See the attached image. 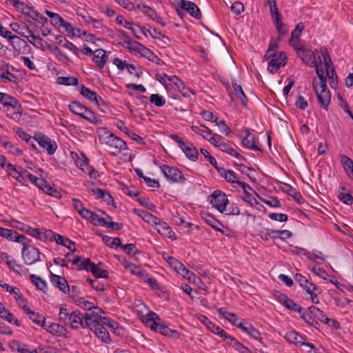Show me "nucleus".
<instances>
[{
	"mask_svg": "<svg viewBox=\"0 0 353 353\" xmlns=\"http://www.w3.org/2000/svg\"><path fill=\"white\" fill-rule=\"evenodd\" d=\"M214 122L220 128L221 132L225 133L226 135L230 133L231 131L224 120H219L218 117H215Z\"/></svg>",
	"mask_w": 353,
	"mask_h": 353,
	"instance_id": "58",
	"label": "nucleus"
},
{
	"mask_svg": "<svg viewBox=\"0 0 353 353\" xmlns=\"http://www.w3.org/2000/svg\"><path fill=\"white\" fill-rule=\"evenodd\" d=\"M81 118L90 121L92 123L98 124L101 123V120L98 119L95 114L90 109L85 108Z\"/></svg>",
	"mask_w": 353,
	"mask_h": 353,
	"instance_id": "41",
	"label": "nucleus"
},
{
	"mask_svg": "<svg viewBox=\"0 0 353 353\" xmlns=\"http://www.w3.org/2000/svg\"><path fill=\"white\" fill-rule=\"evenodd\" d=\"M140 54L152 62L160 64V59L146 47L144 48Z\"/></svg>",
	"mask_w": 353,
	"mask_h": 353,
	"instance_id": "48",
	"label": "nucleus"
},
{
	"mask_svg": "<svg viewBox=\"0 0 353 353\" xmlns=\"http://www.w3.org/2000/svg\"><path fill=\"white\" fill-rule=\"evenodd\" d=\"M100 323L103 326L107 325L112 330H117L119 327V324L117 322L105 316H101Z\"/></svg>",
	"mask_w": 353,
	"mask_h": 353,
	"instance_id": "55",
	"label": "nucleus"
},
{
	"mask_svg": "<svg viewBox=\"0 0 353 353\" xmlns=\"http://www.w3.org/2000/svg\"><path fill=\"white\" fill-rule=\"evenodd\" d=\"M239 327L241 328L244 332L248 334L250 337L256 339L261 340V334L260 332L254 327L252 325L246 323V324H240L239 325Z\"/></svg>",
	"mask_w": 353,
	"mask_h": 353,
	"instance_id": "31",
	"label": "nucleus"
},
{
	"mask_svg": "<svg viewBox=\"0 0 353 353\" xmlns=\"http://www.w3.org/2000/svg\"><path fill=\"white\" fill-rule=\"evenodd\" d=\"M107 59L108 55L104 50L99 48L94 51L93 61L100 69L104 67Z\"/></svg>",
	"mask_w": 353,
	"mask_h": 353,
	"instance_id": "26",
	"label": "nucleus"
},
{
	"mask_svg": "<svg viewBox=\"0 0 353 353\" xmlns=\"http://www.w3.org/2000/svg\"><path fill=\"white\" fill-rule=\"evenodd\" d=\"M27 31L30 34V35H26L25 37L28 39V41L36 48L43 50L44 46L43 39L40 37L35 36L34 34H33L32 31L30 30H28V28Z\"/></svg>",
	"mask_w": 353,
	"mask_h": 353,
	"instance_id": "37",
	"label": "nucleus"
},
{
	"mask_svg": "<svg viewBox=\"0 0 353 353\" xmlns=\"http://www.w3.org/2000/svg\"><path fill=\"white\" fill-rule=\"evenodd\" d=\"M150 101L152 103H154L155 105L158 107H161L164 105L165 103V100L163 99V97L158 94H151L150 97Z\"/></svg>",
	"mask_w": 353,
	"mask_h": 353,
	"instance_id": "54",
	"label": "nucleus"
},
{
	"mask_svg": "<svg viewBox=\"0 0 353 353\" xmlns=\"http://www.w3.org/2000/svg\"><path fill=\"white\" fill-rule=\"evenodd\" d=\"M103 241L109 247H119L121 246V241L119 237L111 238L108 236H103Z\"/></svg>",
	"mask_w": 353,
	"mask_h": 353,
	"instance_id": "52",
	"label": "nucleus"
},
{
	"mask_svg": "<svg viewBox=\"0 0 353 353\" xmlns=\"http://www.w3.org/2000/svg\"><path fill=\"white\" fill-rule=\"evenodd\" d=\"M302 288L305 290L306 293L310 295L313 303L317 304L319 303L317 293H320V291L316 285L308 281L307 284H305Z\"/></svg>",
	"mask_w": 353,
	"mask_h": 353,
	"instance_id": "25",
	"label": "nucleus"
},
{
	"mask_svg": "<svg viewBox=\"0 0 353 353\" xmlns=\"http://www.w3.org/2000/svg\"><path fill=\"white\" fill-rule=\"evenodd\" d=\"M57 82L64 85H76L78 83V79L72 77H60L57 79Z\"/></svg>",
	"mask_w": 353,
	"mask_h": 353,
	"instance_id": "51",
	"label": "nucleus"
},
{
	"mask_svg": "<svg viewBox=\"0 0 353 353\" xmlns=\"http://www.w3.org/2000/svg\"><path fill=\"white\" fill-rule=\"evenodd\" d=\"M86 312L83 314L81 312L76 310L70 313V316L67 324H69L73 329L79 327L85 328L87 327L85 324Z\"/></svg>",
	"mask_w": 353,
	"mask_h": 353,
	"instance_id": "14",
	"label": "nucleus"
},
{
	"mask_svg": "<svg viewBox=\"0 0 353 353\" xmlns=\"http://www.w3.org/2000/svg\"><path fill=\"white\" fill-rule=\"evenodd\" d=\"M177 272L181 274L183 277L188 279V280H191L194 276V274L187 269L182 263H177V265L175 267Z\"/></svg>",
	"mask_w": 353,
	"mask_h": 353,
	"instance_id": "47",
	"label": "nucleus"
},
{
	"mask_svg": "<svg viewBox=\"0 0 353 353\" xmlns=\"http://www.w3.org/2000/svg\"><path fill=\"white\" fill-rule=\"evenodd\" d=\"M21 177H23V179L24 181V183H21L23 185L27 186L28 185V181H30L32 183L34 184L35 185L38 186V184L39 183V181L42 180V179H39L33 174H30L29 172H28L26 170H22V174Z\"/></svg>",
	"mask_w": 353,
	"mask_h": 353,
	"instance_id": "39",
	"label": "nucleus"
},
{
	"mask_svg": "<svg viewBox=\"0 0 353 353\" xmlns=\"http://www.w3.org/2000/svg\"><path fill=\"white\" fill-rule=\"evenodd\" d=\"M85 106L81 104L77 101H73L69 105L70 110L75 114L79 115L81 117L85 109Z\"/></svg>",
	"mask_w": 353,
	"mask_h": 353,
	"instance_id": "45",
	"label": "nucleus"
},
{
	"mask_svg": "<svg viewBox=\"0 0 353 353\" xmlns=\"http://www.w3.org/2000/svg\"><path fill=\"white\" fill-rule=\"evenodd\" d=\"M123 265L125 268H128L130 270L131 273L140 277L142 279L147 278L148 274L144 270H143L140 266H138L134 263L125 261L123 263Z\"/></svg>",
	"mask_w": 353,
	"mask_h": 353,
	"instance_id": "29",
	"label": "nucleus"
},
{
	"mask_svg": "<svg viewBox=\"0 0 353 353\" xmlns=\"http://www.w3.org/2000/svg\"><path fill=\"white\" fill-rule=\"evenodd\" d=\"M181 8L187 10L192 17L196 19H200L201 14L198 6L190 1L181 0Z\"/></svg>",
	"mask_w": 353,
	"mask_h": 353,
	"instance_id": "21",
	"label": "nucleus"
},
{
	"mask_svg": "<svg viewBox=\"0 0 353 353\" xmlns=\"http://www.w3.org/2000/svg\"><path fill=\"white\" fill-rule=\"evenodd\" d=\"M224 214L228 216H237L241 213V210L237 204L232 203L228 208L225 207Z\"/></svg>",
	"mask_w": 353,
	"mask_h": 353,
	"instance_id": "53",
	"label": "nucleus"
},
{
	"mask_svg": "<svg viewBox=\"0 0 353 353\" xmlns=\"http://www.w3.org/2000/svg\"><path fill=\"white\" fill-rule=\"evenodd\" d=\"M143 215V220L148 224L151 225L152 226H156L158 222H159V218L154 216L153 214L148 212H146V214H144Z\"/></svg>",
	"mask_w": 353,
	"mask_h": 353,
	"instance_id": "59",
	"label": "nucleus"
},
{
	"mask_svg": "<svg viewBox=\"0 0 353 353\" xmlns=\"http://www.w3.org/2000/svg\"><path fill=\"white\" fill-rule=\"evenodd\" d=\"M52 237H54V240L57 242V244L68 248L69 250H71L72 253L76 251L74 243L70 239L65 238L63 236L54 233V235H52Z\"/></svg>",
	"mask_w": 353,
	"mask_h": 353,
	"instance_id": "28",
	"label": "nucleus"
},
{
	"mask_svg": "<svg viewBox=\"0 0 353 353\" xmlns=\"http://www.w3.org/2000/svg\"><path fill=\"white\" fill-rule=\"evenodd\" d=\"M79 92L83 97L88 99L90 101L94 102L98 106L101 105V103H103V101L101 97H99V99L97 98V94L95 92L90 90L84 85L81 86Z\"/></svg>",
	"mask_w": 353,
	"mask_h": 353,
	"instance_id": "22",
	"label": "nucleus"
},
{
	"mask_svg": "<svg viewBox=\"0 0 353 353\" xmlns=\"http://www.w3.org/2000/svg\"><path fill=\"white\" fill-rule=\"evenodd\" d=\"M303 28L304 26L303 23H299L296 25L295 29L292 31L290 39L289 40V42L291 45H293V43L295 42V40L299 38Z\"/></svg>",
	"mask_w": 353,
	"mask_h": 353,
	"instance_id": "50",
	"label": "nucleus"
},
{
	"mask_svg": "<svg viewBox=\"0 0 353 353\" xmlns=\"http://www.w3.org/2000/svg\"><path fill=\"white\" fill-rule=\"evenodd\" d=\"M0 317L4 319L6 321L9 322L11 324H14L17 326H20V322L19 320L14 316V315L10 312L7 309L3 310V313L0 314Z\"/></svg>",
	"mask_w": 353,
	"mask_h": 353,
	"instance_id": "42",
	"label": "nucleus"
},
{
	"mask_svg": "<svg viewBox=\"0 0 353 353\" xmlns=\"http://www.w3.org/2000/svg\"><path fill=\"white\" fill-rule=\"evenodd\" d=\"M276 28L279 34L278 40H280L288 31L287 25L282 22H278L277 24H276Z\"/></svg>",
	"mask_w": 353,
	"mask_h": 353,
	"instance_id": "61",
	"label": "nucleus"
},
{
	"mask_svg": "<svg viewBox=\"0 0 353 353\" xmlns=\"http://www.w3.org/2000/svg\"><path fill=\"white\" fill-rule=\"evenodd\" d=\"M232 88L234 90L236 98L240 101L241 105H246L248 103V99L243 90L242 87L236 82H232Z\"/></svg>",
	"mask_w": 353,
	"mask_h": 353,
	"instance_id": "33",
	"label": "nucleus"
},
{
	"mask_svg": "<svg viewBox=\"0 0 353 353\" xmlns=\"http://www.w3.org/2000/svg\"><path fill=\"white\" fill-rule=\"evenodd\" d=\"M30 279L32 282L37 286L38 289L45 292L46 289L47 288V284L43 279L35 274H31Z\"/></svg>",
	"mask_w": 353,
	"mask_h": 353,
	"instance_id": "49",
	"label": "nucleus"
},
{
	"mask_svg": "<svg viewBox=\"0 0 353 353\" xmlns=\"http://www.w3.org/2000/svg\"><path fill=\"white\" fill-rule=\"evenodd\" d=\"M245 136L242 138L243 145L250 150H260L255 141V136L248 130H245Z\"/></svg>",
	"mask_w": 353,
	"mask_h": 353,
	"instance_id": "23",
	"label": "nucleus"
},
{
	"mask_svg": "<svg viewBox=\"0 0 353 353\" xmlns=\"http://www.w3.org/2000/svg\"><path fill=\"white\" fill-rule=\"evenodd\" d=\"M34 139L41 147L46 150L49 154H53L57 148L56 142L43 134H35Z\"/></svg>",
	"mask_w": 353,
	"mask_h": 353,
	"instance_id": "12",
	"label": "nucleus"
},
{
	"mask_svg": "<svg viewBox=\"0 0 353 353\" xmlns=\"http://www.w3.org/2000/svg\"><path fill=\"white\" fill-rule=\"evenodd\" d=\"M208 201L212 207L216 209L219 212L223 213L225 207L229 203L227 195L221 190H215L208 197Z\"/></svg>",
	"mask_w": 353,
	"mask_h": 353,
	"instance_id": "10",
	"label": "nucleus"
},
{
	"mask_svg": "<svg viewBox=\"0 0 353 353\" xmlns=\"http://www.w3.org/2000/svg\"><path fill=\"white\" fill-rule=\"evenodd\" d=\"M209 142L218 148L221 151L226 152L239 160H244V158L239 153L234 150L229 144L223 141V137L221 135L216 134V136L210 137Z\"/></svg>",
	"mask_w": 353,
	"mask_h": 353,
	"instance_id": "9",
	"label": "nucleus"
},
{
	"mask_svg": "<svg viewBox=\"0 0 353 353\" xmlns=\"http://www.w3.org/2000/svg\"><path fill=\"white\" fill-rule=\"evenodd\" d=\"M271 57L268 63V70L271 74H274L281 66L285 65L286 56L285 53L279 52L278 53L274 52Z\"/></svg>",
	"mask_w": 353,
	"mask_h": 353,
	"instance_id": "13",
	"label": "nucleus"
},
{
	"mask_svg": "<svg viewBox=\"0 0 353 353\" xmlns=\"http://www.w3.org/2000/svg\"><path fill=\"white\" fill-rule=\"evenodd\" d=\"M201 126L205 128V130H202L200 128V127L196 126V125H192L191 129L194 132H195L197 134L201 135L205 139L208 140L209 141L210 137H212L213 136H216V134H213L212 130H210L208 127H206L205 125H201Z\"/></svg>",
	"mask_w": 353,
	"mask_h": 353,
	"instance_id": "34",
	"label": "nucleus"
},
{
	"mask_svg": "<svg viewBox=\"0 0 353 353\" xmlns=\"http://www.w3.org/2000/svg\"><path fill=\"white\" fill-rule=\"evenodd\" d=\"M23 311L28 316L29 319L38 325L44 327L46 326L45 317L37 312L32 311L26 304L21 306Z\"/></svg>",
	"mask_w": 353,
	"mask_h": 353,
	"instance_id": "16",
	"label": "nucleus"
},
{
	"mask_svg": "<svg viewBox=\"0 0 353 353\" xmlns=\"http://www.w3.org/2000/svg\"><path fill=\"white\" fill-rule=\"evenodd\" d=\"M24 14L28 16L33 20L36 21L42 26H44L48 23V19L40 14L37 10H34L32 7L28 6L26 10H24Z\"/></svg>",
	"mask_w": 353,
	"mask_h": 353,
	"instance_id": "24",
	"label": "nucleus"
},
{
	"mask_svg": "<svg viewBox=\"0 0 353 353\" xmlns=\"http://www.w3.org/2000/svg\"><path fill=\"white\" fill-rule=\"evenodd\" d=\"M339 199L345 204L352 205L353 203V197L349 193H340Z\"/></svg>",
	"mask_w": 353,
	"mask_h": 353,
	"instance_id": "64",
	"label": "nucleus"
},
{
	"mask_svg": "<svg viewBox=\"0 0 353 353\" xmlns=\"http://www.w3.org/2000/svg\"><path fill=\"white\" fill-rule=\"evenodd\" d=\"M85 185H86L87 188L90 190L94 195L96 196L97 199H103L104 200L107 201L108 198H112L109 193L105 192L104 190L100 188L92 187L93 185L90 182H87Z\"/></svg>",
	"mask_w": 353,
	"mask_h": 353,
	"instance_id": "32",
	"label": "nucleus"
},
{
	"mask_svg": "<svg viewBox=\"0 0 353 353\" xmlns=\"http://www.w3.org/2000/svg\"><path fill=\"white\" fill-rule=\"evenodd\" d=\"M160 170L168 179L174 183H182L185 180L182 172L176 167L162 165L160 166Z\"/></svg>",
	"mask_w": 353,
	"mask_h": 353,
	"instance_id": "11",
	"label": "nucleus"
},
{
	"mask_svg": "<svg viewBox=\"0 0 353 353\" xmlns=\"http://www.w3.org/2000/svg\"><path fill=\"white\" fill-rule=\"evenodd\" d=\"M12 295L14 297L19 305L21 307L23 304H26V301L21 294L20 290L17 288L13 290Z\"/></svg>",
	"mask_w": 353,
	"mask_h": 353,
	"instance_id": "63",
	"label": "nucleus"
},
{
	"mask_svg": "<svg viewBox=\"0 0 353 353\" xmlns=\"http://www.w3.org/2000/svg\"><path fill=\"white\" fill-rule=\"evenodd\" d=\"M7 265L12 271L19 274L28 271V270L24 268V267L22 265L17 263L14 259H12L10 261H8Z\"/></svg>",
	"mask_w": 353,
	"mask_h": 353,
	"instance_id": "46",
	"label": "nucleus"
},
{
	"mask_svg": "<svg viewBox=\"0 0 353 353\" xmlns=\"http://www.w3.org/2000/svg\"><path fill=\"white\" fill-rule=\"evenodd\" d=\"M50 282L54 286L58 288L63 293L66 294L70 292V286L64 277L51 273Z\"/></svg>",
	"mask_w": 353,
	"mask_h": 353,
	"instance_id": "18",
	"label": "nucleus"
},
{
	"mask_svg": "<svg viewBox=\"0 0 353 353\" xmlns=\"http://www.w3.org/2000/svg\"><path fill=\"white\" fill-rule=\"evenodd\" d=\"M341 161L344 169L348 172L349 176L353 179V161L347 156L343 154L341 156Z\"/></svg>",
	"mask_w": 353,
	"mask_h": 353,
	"instance_id": "40",
	"label": "nucleus"
},
{
	"mask_svg": "<svg viewBox=\"0 0 353 353\" xmlns=\"http://www.w3.org/2000/svg\"><path fill=\"white\" fill-rule=\"evenodd\" d=\"M0 103L6 108L7 116L12 119H19L22 113L21 106L15 98L9 94L2 93L0 96Z\"/></svg>",
	"mask_w": 353,
	"mask_h": 353,
	"instance_id": "4",
	"label": "nucleus"
},
{
	"mask_svg": "<svg viewBox=\"0 0 353 353\" xmlns=\"http://www.w3.org/2000/svg\"><path fill=\"white\" fill-rule=\"evenodd\" d=\"M117 127L120 130H121L125 134H126L132 140H134L135 141H141L142 140V139L141 138V137L139 135H138V134H135L134 132H133L132 131L130 130L129 128L125 126V123L123 121H119L117 124Z\"/></svg>",
	"mask_w": 353,
	"mask_h": 353,
	"instance_id": "36",
	"label": "nucleus"
},
{
	"mask_svg": "<svg viewBox=\"0 0 353 353\" xmlns=\"http://www.w3.org/2000/svg\"><path fill=\"white\" fill-rule=\"evenodd\" d=\"M77 304L82 308L88 310V312H92L91 310L94 307L92 303L85 300L83 298L80 297L77 299Z\"/></svg>",
	"mask_w": 353,
	"mask_h": 353,
	"instance_id": "57",
	"label": "nucleus"
},
{
	"mask_svg": "<svg viewBox=\"0 0 353 353\" xmlns=\"http://www.w3.org/2000/svg\"><path fill=\"white\" fill-rule=\"evenodd\" d=\"M72 264L81 270L90 271L96 278H108V271L102 268V264H95L90 259H82L81 256H76L73 259Z\"/></svg>",
	"mask_w": 353,
	"mask_h": 353,
	"instance_id": "3",
	"label": "nucleus"
},
{
	"mask_svg": "<svg viewBox=\"0 0 353 353\" xmlns=\"http://www.w3.org/2000/svg\"><path fill=\"white\" fill-rule=\"evenodd\" d=\"M39 183L38 184L37 187L42 190L44 192L55 198L61 197L60 192L52 187L50 184H48L46 181L42 179V180L39 181Z\"/></svg>",
	"mask_w": 353,
	"mask_h": 353,
	"instance_id": "27",
	"label": "nucleus"
},
{
	"mask_svg": "<svg viewBox=\"0 0 353 353\" xmlns=\"http://www.w3.org/2000/svg\"><path fill=\"white\" fill-rule=\"evenodd\" d=\"M228 343L240 353H250V350L234 337H230V341Z\"/></svg>",
	"mask_w": 353,
	"mask_h": 353,
	"instance_id": "38",
	"label": "nucleus"
},
{
	"mask_svg": "<svg viewBox=\"0 0 353 353\" xmlns=\"http://www.w3.org/2000/svg\"><path fill=\"white\" fill-rule=\"evenodd\" d=\"M218 312L220 315H221L224 319L228 320L230 323L233 325H235L239 327V325L243 324V323L239 321V319L236 316L235 314L229 312L224 307H221L218 310Z\"/></svg>",
	"mask_w": 353,
	"mask_h": 353,
	"instance_id": "30",
	"label": "nucleus"
},
{
	"mask_svg": "<svg viewBox=\"0 0 353 353\" xmlns=\"http://www.w3.org/2000/svg\"><path fill=\"white\" fill-rule=\"evenodd\" d=\"M201 217L205 222L214 230L217 232H220L221 234H227L226 231L223 230L225 226L211 214L208 212H203L201 214Z\"/></svg>",
	"mask_w": 353,
	"mask_h": 353,
	"instance_id": "15",
	"label": "nucleus"
},
{
	"mask_svg": "<svg viewBox=\"0 0 353 353\" xmlns=\"http://www.w3.org/2000/svg\"><path fill=\"white\" fill-rule=\"evenodd\" d=\"M321 53L323 58L324 69L326 70V75H324V70L315 63L316 72L319 79L314 78L312 85L319 103L324 109L327 110L331 100V95L326 85L327 77L329 79L330 85L332 88H336L338 81L336 74L332 67V63L327 50L325 48H322L321 49Z\"/></svg>",
	"mask_w": 353,
	"mask_h": 353,
	"instance_id": "1",
	"label": "nucleus"
},
{
	"mask_svg": "<svg viewBox=\"0 0 353 353\" xmlns=\"http://www.w3.org/2000/svg\"><path fill=\"white\" fill-rule=\"evenodd\" d=\"M26 232L29 235L36 237L41 241H46L49 239H51L52 238V235H54V232L52 230H45L43 232L39 229L32 228L29 226L26 230Z\"/></svg>",
	"mask_w": 353,
	"mask_h": 353,
	"instance_id": "19",
	"label": "nucleus"
},
{
	"mask_svg": "<svg viewBox=\"0 0 353 353\" xmlns=\"http://www.w3.org/2000/svg\"><path fill=\"white\" fill-rule=\"evenodd\" d=\"M218 172L221 174V175L224 176L225 180L229 183H237L238 181L236 180L235 172L232 170H226L225 168H221V169H218Z\"/></svg>",
	"mask_w": 353,
	"mask_h": 353,
	"instance_id": "43",
	"label": "nucleus"
},
{
	"mask_svg": "<svg viewBox=\"0 0 353 353\" xmlns=\"http://www.w3.org/2000/svg\"><path fill=\"white\" fill-rule=\"evenodd\" d=\"M45 13L51 19V23L54 27H60L61 23L63 22V19L59 14L48 10H45Z\"/></svg>",
	"mask_w": 353,
	"mask_h": 353,
	"instance_id": "44",
	"label": "nucleus"
},
{
	"mask_svg": "<svg viewBox=\"0 0 353 353\" xmlns=\"http://www.w3.org/2000/svg\"><path fill=\"white\" fill-rule=\"evenodd\" d=\"M155 227L158 232L162 236H165L171 240L176 239L175 233L172 231V228L161 219L159 220V222H158Z\"/></svg>",
	"mask_w": 353,
	"mask_h": 353,
	"instance_id": "20",
	"label": "nucleus"
},
{
	"mask_svg": "<svg viewBox=\"0 0 353 353\" xmlns=\"http://www.w3.org/2000/svg\"><path fill=\"white\" fill-rule=\"evenodd\" d=\"M274 295L278 297L279 301L283 303L287 308L292 310L294 312H301L302 307L295 303L291 299L288 298L285 294L281 293L279 291L274 292Z\"/></svg>",
	"mask_w": 353,
	"mask_h": 353,
	"instance_id": "17",
	"label": "nucleus"
},
{
	"mask_svg": "<svg viewBox=\"0 0 353 353\" xmlns=\"http://www.w3.org/2000/svg\"><path fill=\"white\" fill-rule=\"evenodd\" d=\"M170 138L178 143L179 148L189 159L193 161H196L198 152L192 143L188 141H183L177 134H171Z\"/></svg>",
	"mask_w": 353,
	"mask_h": 353,
	"instance_id": "8",
	"label": "nucleus"
},
{
	"mask_svg": "<svg viewBox=\"0 0 353 353\" xmlns=\"http://www.w3.org/2000/svg\"><path fill=\"white\" fill-rule=\"evenodd\" d=\"M285 339L290 343H294L296 345H302L303 337L294 331H289L286 332Z\"/></svg>",
	"mask_w": 353,
	"mask_h": 353,
	"instance_id": "35",
	"label": "nucleus"
},
{
	"mask_svg": "<svg viewBox=\"0 0 353 353\" xmlns=\"http://www.w3.org/2000/svg\"><path fill=\"white\" fill-rule=\"evenodd\" d=\"M150 319L148 320V324L150 327V328L155 331L156 332H159L164 336L173 337L174 339H178L180 336L179 332L176 330H174L168 327L167 325L164 323H157L154 319L153 316H156L155 313H150Z\"/></svg>",
	"mask_w": 353,
	"mask_h": 353,
	"instance_id": "7",
	"label": "nucleus"
},
{
	"mask_svg": "<svg viewBox=\"0 0 353 353\" xmlns=\"http://www.w3.org/2000/svg\"><path fill=\"white\" fill-rule=\"evenodd\" d=\"M98 133L99 139H103L104 142L111 148H114L118 152L128 149L127 143L123 139L107 131L105 128L99 129Z\"/></svg>",
	"mask_w": 353,
	"mask_h": 353,
	"instance_id": "5",
	"label": "nucleus"
},
{
	"mask_svg": "<svg viewBox=\"0 0 353 353\" xmlns=\"http://www.w3.org/2000/svg\"><path fill=\"white\" fill-rule=\"evenodd\" d=\"M176 88H177L178 90L185 97H190L191 95L194 94L193 92L189 88L186 87L182 81H181V85H178L176 86Z\"/></svg>",
	"mask_w": 353,
	"mask_h": 353,
	"instance_id": "62",
	"label": "nucleus"
},
{
	"mask_svg": "<svg viewBox=\"0 0 353 353\" xmlns=\"http://www.w3.org/2000/svg\"><path fill=\"white\" fill-rule=\"evenodd\" d=\"M0 35L2 37L7 38L9 41L12 39H18L20 40V38L16 35L12 34V32L8 30L6 28H4L2 25L0 24Z\"/></svg>",
	"mask_w": 353,
	"mask_h": 353,
	"instance_id": "60",
	"label": "nucleus"
},
{
	"mask_svg": "<svg viewBox=\"0 0 353 353\" xmlns=\"http://www.w3.org/2000/svg\"><path fill=\"white\" fill-rule=\"evenodd\" d=\"M21 254L24 263L28 265H32L37 262L41 261V256L45 257V255L41 253L37 248L28 245V242L24 243Z\"/></svg>",
	"mask_w": 353,
	"mask_h": 353,
	"instance_id": "6",
	"label": "nucleus"
},
{
	"mask_svg": "<svg viewBox=\"0 0 353 353\" xmlns=\"http://www.w3.org/2000/svg\"><path fill=\"white\" fill-rule=\"evenodd\" d=\"M0 77H1V79H6L8 81H10V82H16L17 81V77L12 74L11 72H10L8 71V69H4L3 68V70L1 72H0Z\"/></svg>",
	"mask_w": 353,
	"mask_h": 353,
	"instance_id": "56",
	"label": "nucleus"
},
{
	"mask_svg": "<svg viewBox=\"0 0 353 353\" xmlns=\"http://www.w3.org/2000/svg\"><path fill=\"white\" fill-rule=\"evenodd\" d=\"M101 315L95 312H86L85 324L94 334L105 343H110L111 339L109 332L100 323Z\"/></svg>",
	"mask_w": 353,
	"mask_h": 353,
	"instance_id": "2",
	"label": "nucleus"
}]
</instances>
